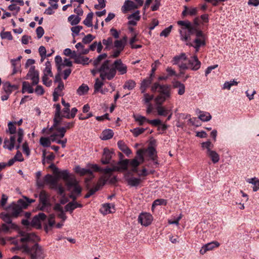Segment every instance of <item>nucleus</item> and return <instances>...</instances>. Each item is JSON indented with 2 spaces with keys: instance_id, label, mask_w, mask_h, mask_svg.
Here are the masks:
<instances>
[{
  "instance_id": "nucleus-60",
  "label": "nucleus",
  "mask_w": 259,
  "mask_h": 259,
  "mask_svg": "<svg viewBox=\"0 0 259 259\" xmlns=\"http://www.w3.org/2000/svg\"><path fill=\"white\" fill-rule=\"evenodd\" d=\"M17 142L19 144L21 143L24 136V131L22 128H19L17 131Z\"/></svg>"
},
{
  "instance_id": "nucleus-57",
  "label": "nucleus",
  "mask_w": 259,
  "mask_h": 259,
  "mask_svg": "<svg viewBox=\"0 0 259 259\" xmlns=\"http://www.w3.org/2000/svg\"><path fill=\"white\" fill-rule=\"evenodd\" d=\"M61 103L64 106V108L62 110V114H65L70 111V104L68 103H66L64 99L63 98L61 100Z\"/></svg>"
},
{
  "instance_id": "nucleus-52",
  "label": "nucleus",
  "mask_w": 259,
  "mask_h": 259,
  "mask_svg": "<svg viewBox=\"0 0 259 259\" xmlns=\"http://www.w3.org/2000/svg\"><path fill=\"white\" fill-rule=\"evenodd\" d=\"M65 181L66 182V185L69 189H71L73 187L77 184V182L75 179L69 178H68L67 180H65Z\"/></svg>"
},
{
  "instance_id": "nucleus-61",
  "label": "nucleus",
  "mask_w": 259,
  "mask_h": 259,
  "mask_svg": "<svg viewBox=\"0 0 259 259\" xmlns=\"http://www.w3.org/2000/svg\"><path fill=\"white\" fill-rule=\"evenodd\" d=\"M94 38L95 37L93 35L89 34L82 38V41L83 43L88 44L91 42Z\"/></svg>"
},
{
  "instance_id": "nucleus-6",
  "label": "nucleus",
  "mask_w": 259,
  "mask_h": 259,
  "mask_svg": "<svg viewBox=\"0 0 259 259\" xmlns=\"http://www.w3.org/2000/svg\"><path fill=\"white\" fill-rule=\"evenodd\" d=\"M26 79H30L32 80V85L37 84L39 82V73L35 69V67L32 66L26 75Z\"/></svg>"
},
{
  "instance_id": "nucleus-49",
  "label": "nucleus",
  "mask_w": 259,
  "mask_h": 259,
  "mask_svg": "<svg viewBox=\"0 0 259 259\" xmlns=\"http://www.w3.org/2000/svg\"><path fill=\"white\" fill-rule=\"evenodd\" d=\"M114 45L116 49L120 50V51H123L125 47V44H123L122 40H115Z\"/></svg>"
},
{
  "instance_id": "nucleus-47",
  "label": "nucleus",
  "mask_w": 259,
  "mask_h": 259,
  "mask_svg": "<svg viewBox=\"0 0 259 259\" xmlns=\"http://www.w3.org/2000/svg\"><path fill=\"white\" fill-rule=\"evenodd\" d=\"M145 130L146 129L144 128L136 127L131 130V132L134 136L136 137L143 133Z\"/></svg>"
},
{
  "instance_id": "nucleus-16",
  "label": "nucleus",
  "mask_w": 259,
  "mask_h": 259,
  "mask_svg": "<svg viewBox=\"0 0 259 259\" xmlns=\"http://www.w3.org/2000/svg\"><path fill=\"white\" fill-rule=\"evenodd\" d=\"M44 178L45 184L49 185L51 189L52 187H56V185L58 182L57 178L56 179L50 174H47L44 177Z\"/></svg>"
},
{
  "instance_id": "nucleus-17",
  "label": "nucleus",
  "mask_w": 259,
  "mask_h": 259,
  "mask_svg": "<svg viewBox=\"0 0 259 259\" xmlns=\"http://www.w3.org/2000/svg\"><path fill=\"white\" fill-rule=\"evenodd\" d=\"M100 211L104 214L113 213L115 211L114 205L111 203L104 204Z\"/></svg>"
},
{
  "instance_id": "nucleus-26",
  "label": "nucleus",
  "mask_w": 259,
  "mask_h": 259,
  "mask_svg": "<svg viewBox=\"0 0 259 259\" xmlns=\"http://www.w3.org/2000/svg\"><path fill=\"white\" fill-rule=\"evenodd\" d=\"M207 155L214 163H217L220 160V156L215 151L209 150L208 152H207Z\"/></svg>"
},
{
  "instance_id": "nucleus-8",
  "label": "nucleus",
  "mask_w": 259,
  "mask_h": 259,
  "mask_svg": "<svg viewBox=\"0 0 259 259\" xmlns=\"http://www.w3.org/2000/svg\"><path fill=\"white\" fill-rule=\"evenodd\" d=\"M138 222L142 225L148 226L150 225L153 220L152 215L149 213H141L138 217Z\"/></svg>"
},
{
  "instance_id": "nucleus-29",
  "label": "nucleus",
  "mask_w": 259,
  "mask_h": 259,
  "mask_svg": "<svg viewBox=\"0 0 259 259\" xmlns=\"http://www.w3.org/2000/svg\"><path fill=\"white\" fill-rule=\"evenodd\" d=\"M25 92H27L29 94L33 93L34 92V90L32 86L27 81H24L22 83V92L24 93Z\"/></svg>"
},
{
  "instance_id": "nucleus-30",
  "label": "nucleus",
  "mask_w": 259,
  "mask_h": 259,
  "mask_svg": "<svg viewBox=\"0 0 259 259\" xmlns=\"http://www.w3.org/2000/svg\"><path fill=\"white\" fill-rule=\"evenodd\" d=\"M248 183L252 184L253 185V191L254 192L257 191L259 190V180L255 177L248 179L246 181Z\"/></svg>"
},
{
  "instance_id": "nucleus-12",
  "label": "nucleus",
  "mask_w": 259,
  "mask_h": 259,
  "mask_svg": "<svg viewBox=\"0 0 259 259\" xmlns=\"http://www.w3.org/2000/svg\"><path fill=\"white\" fill-rule=\"evenodd\" d=\"M125 180L128 185L130 186L131 187H136L138 186L142 182L141 179L135 178L133 176H130L129 174L125 175Z\"/></svg>"
},
{
  "instance_id": "nucleus-18",
  "label": "nucleus",
  "mask_w": 259,
  "mask_h": 259,
  "mask_svg": "<svg viewBox=\"0 0 259 259\" xmlns=\"http://www.w3.org/2000/svg\"><path fill=\"white\" fill-rule=\"evenodd\" d=\"M178 25L181 26L183 29H187L188 31V33H192V31H194L195 29L193 28V27L192 26V23L188 21H179L177 22Z\"/></svg>"
},
{
  "instance_id": "nucleus-45",
  "label": "nucleus",
  "mask_w": 259,
  "mask_h": 259,
  "mask_svg": "<svg viewBox=\"0 0 259 259\" xmlns=\"http://www.w3.org/2000/svg\"><path fill=\"white\" fill-rule=\"evenodd\" d=\"M130 160L128 159L120 160L117 162V164L120 166V168L124 170H126Z\"/></svg>"
},
{
  "instance_id": "nucleus-28",
  "label": "nucleus",
  "mask_w": 259,
  "mask_h": 259,
  "mask_svg": "<svg viewBox=\"0 0 259 259\" xmlns=\"http://www.w3.org/2000/svg\"><path fill=\"white\" fill-rule=\"evenodd\" d=\"M109 177L108 176L104 175L99 179L95 186L98 188V189L100 190L101 188L103 187L106 183V182L109 181Z\"/></svg>"
},
{
  "instance_id": "nucleus-13",
  "label": "nucleus",
  "mask_w": 259,
  "mask_h": 259,
  "mask_svg": "<svg viewBox=\"0 0 259 259\" xmlns=\"http://www.w3.org/2000/svg\"><path fill=\"white\" fill-rule=\"evenodd\" d=\"M21 211V207L15 203H12L9 207L8 213H9L12 217H18Z\"/></svg>"
},
{
  "instance_id": "nucleus-10",
  "label": "nucleus",
  "mask_w": 259,
  "mask_h": 259,
  "mask_svg": "<svg viewBox=\"0 0 259 259\" xmlns=\"http://www.w3.org/2000/svg\"><path fill=\"white\" fill-rule=\"evenodd\" d=\"M113 152L110 151L108 148L104 149L103 153L101 160V163L103 164H107L110 163Z\"/></svg>"
},
{
  "instance_id": "nucleus-55",
  "label": "nucleus",
  "mask_w": 259,
  "mask_h": 259,
  "mask_svg": "<svg viewBox=\"0 0 259 259\" xmlns=\"http://www.w3.org/2000/svg\"><path fill=\"white\" fill-rule=\"evenodd\" d=\"M87 174H88L89 175H90L91 176V179H93L94 177L93 172L90 169L81 168V170L79 175L81 176H84Z\"/></svg>"
},
{
  "instance_id": "nucleus-43",
  "label": "nucleus",
  "mask_w": 259,
  "mask_h": 259,
  "mask_svg": "<svg viewBox=\"0 0 259 259\" xmlns=\"http://www.w3.org/2000/svg\"><path fill=\"white\" fill-rule=\"evenodd\" d=\"M107 57V55L106 53L101 54L98 56V57L94 61V65L97 67L99 65L100 62L105 59Z\"/></svg>"
},
{
  "instance_id": "nucleus-62",
  "label": "nucleus",
  "mask_w": 259,
  "mask_h": 259,
  "mask_svg": "<svg viewBox=\"0 0 259 259\" xmlns=\"http://www.w3.org/2000/svg\"><path fill=\"white\" fill-rule=\"evenodd\" d=\"M172 27V25L169 26V27L165 28L163 30H162L160 34V36H164L165 37H167L169 34L170 33L171 28Z\"/></svg>"
},
{
  "instance_id": "nucleus-46",
  "label": "nucleus",
  "mask_w": 259,
  "mask_h": 259,
  "mask_svg": "<svg viewBox=\"0 0 259 259\" xmlns=\"http://www.w3.org/2000/svg\"><path fill=\"white\" fill-rule=\"evenodd\" d=\"M52 189H54L57 191L58 194L60 195L61 196H63L65 195L64 193V189L62 187V186L60 184H59L58 183H57V184L56 185V187H52L51 188Z\"/></svg>"
},
{
  "instance_id": "nucleus-38",
  "label": "nucleus",
  "mask_w": 259,
  "mask_h": 259,
  "mask_svg": "<svg viewBox=\"0 0 259 259\" xmlns=\"http://www.w3.org/2000/svg\"><path fill=\"white\" fill-rule=\"evenodd\" d=\"M93 16V13L92 12L89 13L86 17V18L84 20L83 23L86 25L87 26L90 27L93 25L92 24V19Z\"/></svg>"
},
{
  "instance_id": "nucleus-2",
  "label": "nucleus",
  "mask_w": 259,
  "mask_h": 259,
  "mask_svg": "<svg viewBox=\"0 0 259 259\" xmlns=\"http://www.w3.org/2000/svg\"><path fill=\"white\" fill-rule=\"evenodd\" d=\"M151 91L153 93H159L155 99L157 104L156 109L158 114L160 116H166L169 111L161 105L171 97L170 86L167 84H160L158 82H155L151 87Z\"/></svg>"
},
{
  "instance_id": "nucleus-40",
  "label": "nucleus",
  "mask_w": 259,
  "mask_h": 259,
  "mask_svg": "<svg viewBox=\"0 0 259 259\" xmlns=\"http://www.w3.org/2000/svg\"><path fill=\"white\" fill-rule=\"evenodd\" d=\"M53 76V73L51 71V67H45L44 71V76H42V81L45 82L46 79H48V76Z\"/></svg>"
},
{
  "instance_id": "nucleus-51",
  "label": "nucleus",
  "mask_w": 259,
  "mask_h": 259,
  "mask_svg": "<svg viewBox=\"0 0 259 259\" xmlns=\"http://www.w3.org/2000/svg\"><path fill=\"white\" fill-rule=\"evenodd\" d=\"M16 204L21 207V210H22V209L26 208L27 207V206H28L27 200H26L25 199H19L18 201L17 204Z\"/></svg>"
},
{
  "instance_id": "nucleus-36",
  "label": "nucleus",
  "mask_w": 259,
  "mask_h": 259,
  "mask_svg": "<svg viewBox=\"0 0 259 259\" xmlns=\"http://www.w3.org/2000/svg\"><path fill=\"white\" fill-rule=\"evenodd\" d=\"M187 60V57L185 53H181L180 55H177L173 58V64H178L180 61Z\"/></svg>"
},
{
  "instance_id": "nucleus-53",
  "label": "nucleus",
  "mask_w": 259,
  "mask_h": 259,
  "mask_svg": "<svg viewBox=\"0 0 259 259\" xmlns=\"http://www.w3.org/2000/svg\"><path fill=\"white\" fill-rule=\"evenodd\" d=\"M1 36L2 39H7L9 40L13 39V36L10 31H2L1 33Z\"/></svg>"
},
{
  "instance_id": "nucleus-1",
  "label": "nucleus",
  "mask_w": 259,
  "mask_h": 259,
  "mask_svg": "<svg viewBox=\"0 0 259 259\" xmlns=\"http://www.w3.org/2000/svg\"><path fill=\"white\" fill-rule=\"evenodd\" d=\"M20 242L22 245H17L15 249L21 250L23 252L30 256L31 259L43 258L45 257L44 250L38 243H35L30 246L29 243L35 241L38 237L34 233H21Z\"/></svg>"
},
{
  "instance_id": "nucleus-50",
  "label": "nucleus",
  "mask_w": 259,
  "mask_h": 259,
  "mask_svg": "<svg viewBox=\"0 0 259 259\" xmlns=\"http://www.w3.org/2000/svg\"><path fill=\"white\" fill-rule=\"evenodd\" d=\"M82 26L79 25L71 27V30L72 32V36L74 37L75 36L78 35L80 31L82 30Z\"/></svg>"
},
{
  "instance_id": "nucleus-54",
  "label": "nucleus",
  "mask_w": 259,
  "mask_h": 259,
  "mask_svg": "<svg viewBox=\"0 0 259 259\" xmlns=\"http://www.w3.org/2000/svg\"><path fill=\"white\" fill-rule=\"evenodd\" d=\"M194 42L195 43L194 45L196 46L197 48L205 45V38H196Z\"/></svg>"
},
{
  "instance_id": "nucleus-58",
  "label": "nucleus",
  "mask_w": 259,
  "mask_h": 259,
  "mask_svg": "<svg viewBox=\"0 0 259 259\" xmlns=\"http://www.w3.org/2000/svg\"><path fill=\"white\" fill-rule=\"evenodd\" d=\"M8 131L10 134L14 135L16 132V127L12 122H9L8 124Z\"/></svg>"
},
{
  "instance_id": "nucleus-22",
  "label": "nucleus",
  "mask_w": 259,
  "mask_h": 259,
  "mask_svg": "<svg viewBox=\"0 0 259 259\" xmlns=\"http://www.w3.org/2000/svg\"><path fill=\"white\" fill-rule=\"evenodd\" d=\"M147 152L148 154V156L154 161L155 164H158V161L157 160V152L155 149L153 147H149L147 149Z\"/></svg>"
},
{
  "instance_id": "nucleus-4",
  "label": "nucleus",
  "mask_w": 259,
  "mask_h": 259,
  "mask_svg": "<svg viewBox=\"0 0 259 259\" xmlns=\"http://www.w3.org/2000/svg\"><path fill=\"white\" fill-rule=\"evenodd\" d=\"M194 30L192 31V33L187 34L186 32H183L182 31H180L181 38L183 41H187L190 37V35L195 34L196 38H205L204 35L201 30L198 29V28H195L193 27Z\"/></svg>"
},
{
  "instance_id": "nucleus-41",
  "label": "nucleus",
  "mask_w": 259,
  "mask_h": 259,
  "mask_svg": "<svg viewBox=\"0 0 259 259\" xmlns=\"http://www.w3.org/2000/svg\"><path fill=\"white\" fill-rule=\"evenodd\" d=\"M77 112V108L74 107L72 108L70 113H69V112H68L66 113L65 114H62V116L67 119L73 118L75 117Z\"/></svg>"
},
{
  "instance_id": "nucleus-14",
  "label": "nucleus",
  "mask_w": 259,
  "mask_h": 259,
  "mask_svg": "<svg viewBox=\"0 0 259 259\" xmlns=\"http://www.w3.org/2000/svg\"><path fill=\"white\" fill-rule=\"evenodd\" d=\"M16 142V136L15 135L11 136L10 139H5L4 142V148L8 149L9 150H12L15 147Z\"/></svg>"
},
{
  "instance_id": "nucleus-34",
  "label": "nucleus",
  "mask_w": 259,
  "mask_h": 259,
  "mask_svg": "<svg viewBox=\"0 0 259 259\" xmlns=\"http://www.w3.org/2000/svg\"><path fill=\"white\" fill-rule=\"evenodd\" d=\"M133 117L135 119V121L138 122L139 124L140 125H143L145 122L148 121V119H147L145 116H142L141 115H134Z\"/></svg>"
},
{
  "instance_id": "nucleus-48",
  "label": "nucleus",
  "mask_w": 259,
  "mask_h": 259,
  "mask_svg": "<svg viewBox=\"0 0 259 259\" xmlns=\"http://www.w3.org/2000/svg\"><path fill=\"white\" fill-rule=\"evenodd\" d=\"M238 82L233 80L230 81H226L223 85V89L230 90L231 87L233 85H237Z\"/></svg>"
},
{
  "instance_id": "nucleus-11",
  "label": "nucleus",
  "mask_w": 259,
  "mask_h": 259,
  "mask_svg": "<svg viewBox=\"0 0 259 259\" xmlns=\"http://www.w3.org/2000/svg\"><path fill=\"white\" fill-rule=\"evenodd\" d=\"M188 65L190 69L196 71L200 68L201 62L199 61L197 56L194 55L188 60Z\"/></svg>"
},
{
  "instance_id": "nucleus-15",
  "label": "nucleus",
  "mask_w": 259,
  "mask_h": 259,
  "mask_svg": "<svg viewBox=\"0 0 259 259\" xmlns=\"http://www.w3.org/2000/svg\"><path fill=\"white\" fill-rule=\"evenodd\" d=\"M138 8V6L133 1H126L121 8V10L123 13H126L128 11Z\"/></svg>"
},
{
  "instance_id": "nucleus-35",
  "label": "nucleus",
  "mask_w": 259,
  "mask_h": 259,
  "mask_svg": "<svg viewBox=\"0 0 259 259\" xmlns=\"http://www.w3.org/2000/svg\"><path fill=\"white\" fill-rule=\"evenodd\" d=\"M174 87L178 88V93L179 95H183L185 93V86L183 83L177 81L174 84Z\"/></svg>"
},
{
  "instance_id": "nucleus-20",
  "label": "nucleus",
  "mask_w": 259,
  "mask_h": 259,
  "mask_svg": "<svg viewBox=\"0 0 259 259\" xmlns=\"http://www.w3.org/2000/svg\"><path fill=\"white\" fill-rule=\"evenodd\" d=\"M198 9L197 8H188L186 6L184 7V10L182 13L183 17H186L187 15L193 16L197 14Z\"/></svg>"
},
{
  "instance_id": "nucleus-19",
  "label": "nucleus",
  "mask_w": 259,
  "mask_h": 259,
  "mask_svg": "<svg viewBox=\"0 0 259 259\" xmlns=\"http://www.w3.org/2000/svg\"><path fill=\"white\" fill-rule=\"evenodd\" d=\"M82 207V205L81 204L75 201H72L66 205L65 209L66 211H69L70 213H72L73 210L75 208L78 207L81 208Z\"/></svg>"
},
{
  "instance_id": "nucleus-5",
  "label": "nucleus",
  "mask_w": 259,
  "mask_h": 259,
  "mask_svg": "<svg viewBox=\"0 0 259 259\" xmlns=\"http://www.w3.org/2000/svg\"><path fill=\"white\" fill-rule=\"evenodd\" d=\"M39 200L40 204H41L39 209L44 211L45 208L47 207L51 206L50 202L49 201V195L44 190H42L39 194Z\"/></svg>"
},
{
  "instance_id": "nucleus-3",
  "label": "nucleus",
  "mask_w": 259,
  "mask_h": 259,
  "mask_svg": "<svg viewBox=\"0 0 259 259\" xmlns=\"http://www.w3.org/2000/svg\"><path fill=\"white\" fill-rule=\"evenodd\" d=\"M110 61L106 60L97 70L100 73V77L102 80L108 79L111 80L115 76L116 71H118L120 74H124L127 72V66L123 64L121 59L115 60L110 67Z\"/></svg>"
},
{
  "instance_id": "nucleus-59",
  "label": "nucleus",
  "mask_w": 259,
  "mask_h": 259,
  "mask_svg": "<svg viewBox=\"0 0 259 259\" xmlns=\"http://www.w3.org/2000/svg\"><path fill=\"white\" fill-rule=\"evenodd\" d=\"M135 158H137V160L143 163L144 160V156H143V150L142 149H139L137 152V155Z\"/></svg>"
},
{
  "instance_id": "nucleus-39",
  "label": "nucleus",
  "mask_w": 259,
  "mask_h": 259,
  "mask_svg": "<svg viewBox=\"0 0 259 259\" xmlns=\"http://www.w3.org/2000/svg\"><path fill=\"white\" fill-rule=\"evenodd\" d=\"M89 88L87 85L82 84L77 89V93L79 95L81 96V95H82L84 94L85 93H87L88 91H89Z\"/></svg>"
},
{
  "instance_id": "nucleus-9",
  "label": "nucleus",
  "mask_w": 259,
  "mask_h": 259,
  "mask_svg": "<svg viewBox=\"0 0 259 259\" xmlns=\"http://www.w3.org/2000/svg\"><path fill=\"white\" fill-rule=\"evenodd\" d=\"M220 244L218 241H212L203 245L200 250V253L202 255L204 254L207 251L212 250L215 248L218 247Z\"/></svg>"
},
{
  "instance_id": "nucleus-25",
  "label": "nucleus",
  "mask_w": 259,
  "mask_h": 259,
  "mask_svg": "<svg viewBox=\"0 0 259 259\" xmlns=\"http://www.w3.org/2000/svg\"><path fill=\"white\" fill-rule=\"evenodd\" d=\"M198 110L199 113L198 118L202 121L206 122L209 121L211 119V115L207 112Z\"/></svg>"
},
{
  "instance_id": "nucleus-7",
  "label": "nucleus",
  "mask_w": 259,
  "mask_h": 259,
  "mask_svg": "<svg viewBox=\"0 0 259 259\" xmlns=\"http://www.w3.org/2000/svg\"><path fill=\"white\" fill-rule=\"evenodd\" d=\"M46 217L47 216L45 213L42 212L39 213L33 218L30 222V226L36 229H40L41 228V221L45 220Z\"/></svg>"
},
{
  "instance_id": "nucleus-64",
  "label": "nucleus",
  "mask_w": 259,
  "mask_h": 259,
  "mask_svg": "<svg viewBox=\"0 0 259 259\" xmlns=\"http://www.w3.org/2000/svg\"><path fill=\"white\" fill-rule=\"evenodd\" d=\"M166 201L165 200L163 199H158L155 200L152 204V207H154L155 206L159 205H166Z\"/></svg>"
},
{
  "instance_id": "nucleus-21",
  "label": "nucleus",
  "mask_w": 259,
  "mask_h": 259,
  "mask_svg": "<svg viewBox=\"0 0 259 259\" xmlns=\"http://www.w3.org/2000/svg\"><path fill=\"white\" fill-rule=\"evenodd\" d=\"M1 218L8 225L11 226V228H15L16 225L12 223L11 217H12L9 213L2 212L0 214Z\"/></svg>"
},
{
  "instance_id": "nucleus-27",
  "label": "nucleus",
  "mask_w": 259,
  "mask_h": 259,
  "mask_svg": "<svg viewBox=\"0 0 259 259\" xmlns=\"http://www.w3.org/2000/svg\"><path fill=\"white\" fill-rule=\"evenodd\" d=\"M114 135V133L112 130L107 129L104 130L102 133L101 139L103 140H107L111 139Z\"/></svg>"
},
{
  "instance_id": "nucleus-33",
  "label": "nucleus",
  "mask_w": 259,
  "mask_h": 259,
  "mask_svg": "<svg viewBox=\"0 0 259 259\" xmlns=\"http://www.w3.org/2000/svg\"><path fill=\"white\" fill-rule=\"evenodd\" d=\"M81 18L78 16L74 15H71L68 18V21L70 23V24L72 26L78 24Z\"/></svg>"
},
{
  "instance_id": "nucleus-31",
  "label": "nucleus",
  "mask_w": 259,
  "mask_h": 259,
  "mask_svg": "<svg viewBox=\"0 0 259 259\" xmlns=\"http://www.w3.org/2000/svg\"><path fill=\"white\" fill-rule=\"evenodd\" d=\"M55 172H56L58 177L62 178L64 181L67 180L69 178V174L67 170L59 171L58 168L56 167Z\"/></svg>"
},
{
  "instance_id": "nucleus-32",
  "label": "nucleus",
  "mask_w": 259,
  "mask_h": 259,
  "mask_svg": "<svg viewBox=\"0 0 259 259\" xmlns=\"http://www.w3.org/2000/svg\"><path fill=\"white\" fill-rule=\"evenodd\" d=\"M89 58L87 57L81 56L80 54L78 55L77 58H75L74 63L76 64H81L82 65L88 64V61Z\"/></svg>"
},
{
  "instance_id": "nucleus-37",
  "label": "nucleus",
  "mask_w": 259,
  "mask_h": 259,
  "mask_svg": "<svg viewBox=\"0 0 259 259\" xmlns=\"http://www.w3.org/2000/svg\"><path fill=\"white\" fill-rule=\"evenodd\" d=\"M136 82L134 80L130 79L126 81L123 86L124 89H128V90H132L136 87Z\"/></svg>"
},
{
  "instance_id": "nucleus-44",
  "label": "nucleus",
  "mask_w": 259,
  "mask_h": 259,
  "mask_svg": "<svg viewBox=\"0 0 259 259\" xmlns=\"http://www.w3.org/2000/svg\"><path fill=\"white\" fill-rule=\"evenodd\" d=\"M103 85L104 83L102 81L100 80L98 78H96L95 83L94 84V92L95 93L99 92Z\"/></svg>"
},
{
  "instance_id": "nucleus-42",
  "label": "nucleus",
  "mask_w": 259,
  "mask_h": 259,
  "mask_svg": "<svg viewBox=\"0 0 259 259\" xmlns=\"http://www.w3.org/2000/svg\"><path fill=\"white\" fill-rule=\"evenodd\" d=\"M39 142L40 145L45 147H48L51 145V141L48 138L41 137Z\"/></svg>"
},
{
  "instance_id": "nucleus-56",
  "label": "nucleus",
  "mask_w": 259,
  "mask_h": 259,
  "mask_svg": "<svg viewBox=\"0 0 259 259\" xmlns=\"http://www.w3.org/2000/svg\"><path fill=\"white\" fill-rule=\"evenodd\" d=\"M129 163L132 167H134L133 171L136 172L137 167L140 165V163H141V162L139 161L137 158H134L132 160L130 163L129 162Z\"/></svg>"
},
{
  "instance_id": "nucleus-63",
  "label": "nucleus",
  "mask_w": 259,
  "mask_h": 259,
  "mask_svg": "<svg viewBox=\"0 0 259 259\" xmlns=\"http://www.w3.org/2000/svg\"><path fill=\"white\" fill-rule=\"evenodd\" d=\"M115 169V168H109V167L105 168H101V170H100V172L104 173L105 175L108 176L109 178L110 176V174L111 173V172L114 171Z\"/></svg>"
},
{
  "instance_id": "nucleus-24",
  "label": "nucleus",
  "mask_w": 259,
  "mask_h": 259,
  "mask_svg": "<svg viewBox=\"0 0 259 259\" xmlns=\"http://www.w3.org/2000/svg\"><path fill=\"white\" fill-rule=\"evenodd\" d=\"M4 91L9 94H10L13 91L18 89V86L15 84H11L10 82L7 81L3 84Z\"/></svg>"
},
{
  "instance_id": "nucleus-23",
  "label": "nucleus",
  "mask_w": 259,
  "mask_h": 259,
  "mask_svg": "<svg viewBox=\"0 0 259 259\" xmlns=\"http://www.w3.org/2000/svg\"><path fill=\"white\" fill-rule=\"evenodd\" d=\"M152 80L153 79L151 77H148L142 81L140 85V90L142 93H144L146 92L147 88L151 84Z\"/></svg>"
}]
</instances>
